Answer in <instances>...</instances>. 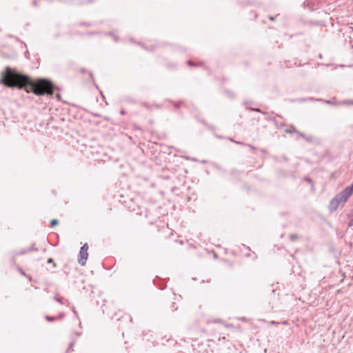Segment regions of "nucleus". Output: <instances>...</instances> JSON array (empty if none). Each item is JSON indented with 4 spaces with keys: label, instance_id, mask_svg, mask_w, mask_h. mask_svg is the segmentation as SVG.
<instances>
[{
    "label": "nucleus",
    "instance_id": "1",
    "mask_svg": "<svg viewBox=\"0 0 353 353\" xmlns=\"http://www.w3.org/2000/svg\"><path fill=\"white\" fill-rule=\"evenodd\" d=\"M0 83L8 88L22 89L27 87V92L43 96L52 94V84L46 79L32 81L29 76L19 73L10 67H6L1 72Z\"/></svg>",
    "mask_w": 353,
    "mask_h": 353
},
{
    "label": "nucleus",
    "instance_id": "2",
    "mask_svg": "<svg viewBox=\"0 0 353 353\" xmlns=\"http://www.w3.org/2000/svg\"><path fill=\"white\" fill-rule=\"evenodd\" d=\"M88 245L87 243H85L80 249L78 261L82 265L85 264L86 260L88 259Z\"/></svg>",
    "mask_w": 353,
    "mask_h": 353
},
{
    "label": "nucleus",
    "instance_id": "3",
    "mask_svg": "<svg viewBox=\"0 0 353 353\" xmlns=\"http://www.w3.org/2000/svg\"><path fill=\"white\" fill-rule=\"evenodd\" d=\"M351 195L345 188L337 194L335 197L341 204H344Z\"/></svg>",
    "mask_w": 353,
    "mask_h": 353
},
{
    "label": "nucleus",
    "instance_id": "4",
    "mask_svg": "<svg viewBox=\"0 0 353 353\" xmlns=\"http://www.w3.org/2000/svg\"><path fill=\"white\" fill-rule=\"evenodd\" d=\"M341 205V203L339 202V201L336 199V197L334 196L330 201V203H329V210L330 212H333L334 211L336 210V209L338 208V207Z\"/></svg>",
    "mask_w": 353,
    "mask_h": 353
},
{
    "label": "nucleus",
    "instance_id": "5",
    "mask_svg": "<svg viewBox=\"0 0 353 353\" xmlns=\"http://www.w3.org/2000/svg\"><path fill=\"white\" fill-rule=\"evenodd\" d=\"M37 250H38V249L37 248H34V244H33L32 246H30L28 249L23 250V251H21V254H25V253H27V252H29L37 251Z\"/></svg>",
    "mask_w": 353,
    "mask_h": 353
},
{
    "label": "nucleus",
    "instance_id": "6",
    "mask_svg": "<svg viewBox=\"0 0 353 353\" xmlns=\"http://www.w3.org/2000/svg\"><path fill=\"white\" fill-rule=\"evenodd\" d=\"M286 133L292 134V133H297L298 130L296 129L294 126H290L289 128L285 130Z\"/></svg>",
    "mask_w": 353,
    "mask_h": 353
},
{
    "label": "nucleus",
    "instance_id": "7",
    "mask_svg": "<svg viewBox=\"0 0 353 353\" xmlns=\"http://www.w3.org/2000/svg\"><path fill=\"white\" fill-rule=\"evenodd\" d=\"M299 239L298 237V235L296 234H292L290 235V239L292 241H296L297 239Z\"/></svg>",
    "mask_w": 353,
    "mask_h": 353
},
{
    "label": "nucleus",
    "instance_id": "8",
    "mask_svg": "<svg viewBox=\"0 0 353 353\" xmlns=\"http://www.w3.org/2000/svg\"><path fill=\"white\" fill-rule=\"evenodd\" d=\"M345 190L351 194L353 193V183L350 186L345 188Z\"/></svg>",
    "mask_w": 353,
    "mask_h": 353
},
{
    "label": "nucleus",
    "instance_id": "9",
    "mask_svg": "<svg viewBox=\"0 0 353 353\" xmlns=\"http://www.w3.org/2000/svg\"><path fill=\"white\" fill-rule=\"evenodd\" d=\"M46 319L48 321H55L56 319H57V317H55V316H46Z\"/></svg>",
    "mask_w": 353,
    "mask_h": 353
},
{
    "label": "nucleus",
    "instance_id": "10",
    "mask_svg": "<svg viewBox=\"0 0 353 353\" xmlns=\"http://www.w3.org/2000/svg\"><path fill=\"white\" fill-rule=\"evenodd\" d=\"M59 221L57 219H52L50 221V226L54 227L58 224Z\"/></svg>",
    "mask_w": 353,
    "mask_h": 353
},
{
    "label": "nucleus",
    "instance_id": "11",
    "mask_svg": "<svg viewBox=\"0 0 353 353\" xmlns=\"http://www.w3.org/2000/svg\"><path fill=\"white\" fill-rule=\"evenodd\" d=\"M48 263H52L53 268H56L57 264L54 263L52 258H49L47 261Z\"/></svg>",
    "mask_w": 353,
    "mask_h": 353
},
{
    "label": "nucleus",
    "instance_id": "12",
    "mask_svg": "<svg viewBox=\"0 0 353 353\" xmlns=\"http://www.w3.org/2000/svg\"><path fill=\"white\" fill-rule=\"evenodd\" d=\"M54 299L55 301H57V302H59V303H61V304H63V301H62V299L59 298L57 296H55L54 297Z\"/></svg>",
    "mask_w": 353,
    "mask_h": 353
},
{
    "label": "nucleus",
    "instance_id": "13",
    "mask_svg": "<svg viewBox=\"0 0 353 353\" xmlns=\"http://www.w3.org/2000/svg\"><path fill=\"white\" fill-rule=\"evenodd\" d=\"M188 65L190 66H195L197 65L195 63H194L192 61L189 60L188 61Z\"/></svg>",
    "mask_w": 353,
    "mask_h": 353
},
{
    "label": "nucleus",
    "instance_id": "14",
    "mask_svg": "<svg viewBox=\"0 0 353 353\" xmlns=\"http://www.w3.org/2000/svg\"><path fill=\"white\" fill-rule=\"evenodd\" d=\"M74 341H72V343H70L69 345V347L67 350V352H69L70 350H72V347L74 346Z\"/></svg>",
    "mask_w": 353,
    "mask_h": 353
},
{
    "label": "nucleus",
    "instance_id": "15",
    "mask_svg": "<svg viewBox=\"0 0 353 353\" xmlns=\"http://www.w3.org/2000/svg\"><path fill=\"white\" fill-rule=\"evenodd\" d=\"M296 134H297L299 137H302V138H303V139H305V136H306V135H305V134H303V133H302V132H299V131H298V132H297Z\"/></svg>",
    "mask_w": 353,
    "mask_h": 353
},
{
    "label": "nucleus",
    "instance_id": "16",
    "mask_svg": "<svg viewBox=\"0 0 353 353\" xmlns=\"http://www.w3.org/2000/svg\"><path fill=\"white\" fill-rule=\"evenodd\" d=\"M304 139H305L308 142H311V141H312L313 138H312V137L305 136V138Z\"/></svg>",
    "mask_w": 353,
    "mask_h": 353
},
{
    "label": "nucleus",
    "instance_id": "17",
    "mask_svg": "<svg viewBox=\"0 0 353 353\" xmlns=\"http://www.w3.org/2000/svg\"><path fill=\"white\" fill-rule=\"evenodd\" d=\"M230 140L233 141V140L232 139H230ZM234 142L237 144H239V145H244V143L243 142L234 141Z\"/></svg>",
    "mask_w": 353,
    "mask_h": 353
},
{
    "label": "nucleus",
    "instance_id": "18",
    "mask_svg": "<svg viewBox=\"0 0 353 353\" xmlns=\"http://www.w3.org/2000/svg\"><path fill=\"white\" fill-rule=\"evenodd\" d=\"M247 145H248V147H250L252 150H256V148H255L254 146L252 145H249V144H248Z\"/></svg>",
    "mask_w": 353,
    "mask_h": 353
},
{
    "label": "nucleus",
    "instance_id": "19",
    "mask_svg": "<svg viewBox=\"0 0 353 353\" xmlns=\"http://www.w3.org/2000/svg\"><path fill=\"white\" fill-rule=\"evenodd\" d=\"M325 101L326 103H328V104H331V103H332L331 101H329V100H327V101Z\"/></svg>",
    "mask_w": 353,
    "mask_h": 353
},
{
    "label": "nucleus",
    "instance_id": "20",
    "mask_svg": "<svg viewBox=\"0 0 353 353\" xmlns=\"http://www.w3.org/2000/svg\"><path fill=\"white\" fill-rule=\"evenodd\" d=\"M253 111H255V112H261V110L259 109H252Z\"/></svg>",
    "mask_w": 353,
    "mask_h": 353
},
{
    "label": "nucleus",
    "instance_id": "21",
    "mask_svg": "<svg viewBox=\"0 0 353 353\" xmlns=\"http://www.w3.org/2000/svg\"><path fill=\"white\" fill-rule=\"evenodd\" d=\"M306 181H308L309 183H311L312 182V179H309V178H307L306 179Z\"/></svg>",
    "mask_w": 353,
    "mask_h": 353
},
{
    "label": "nucleus",
    "instance_id": "22",
    "mask_svg": "<svg viewBox=\"0 0 353 353\" xmlns=\"http://www.w3.org/2000/svg\"><path fill=\"white\" fill-rule=\"evenodd\" d=\"M92 0H85V3H90L92 2Z\"/></svg>",
    "mask_w": 353,
    "mask_h": 353
},
{
    "label": "nucleus",
    "instance_id": "23",
    "mask_svg": "<svg viewBox=\"0 0 353 353\" xmlns=\"http://www.w3.org/2000/svg\"><path fill=\"white\" fill-rule=\"evenodd\" d=\"M269 19H270V20H272V21H273V20L274 19V18L273 17H272V16H270V17H269Z\"/></svg>",
    "mask_w": 353,
    "mask_h": 353
},
{
    "label": "nucleus",
    "instance_id": "24",
    "mask_svg": "<svg viewBox=\"0 0 353 353\" xmlns=\"http://www.w3.org/2000/svg\"><path fill=\"white\" fill-rule=\"evenodd\" d=\"M121 114H125V111H124V110H121Z\"/></svg>",
    "mask_w": 353,
    "mask_h": 353
},
{
    "label": "nucleus",
    "instance_id": "25",
    "mask_svg": "<svg viewBox=\"0 0 353 353\" xmlns=\"http://www.w3.org/2000/svg\"><path fill=\"white\" fill-rule=\"evenodd\" d=\"M34 6H37V2H36V1H34Z\"/></svg>",
    "mask_w": 353,
    "mask_h": 353
},
{
    "label": "nucleus",
    "instance_id": "26",
    "mask_svg": "<svg viewBox=\"0 0 353 353\" xmlns=\"http://www.w3.org/2000/svg\"><path fill=\"white\" fill-rule=\"evenodd\" d=\"M63 315H61L59 319H61L62 318Z\"/></svg>",
    "mask_w": 353,
    "mask_h": 353
},
{
    "label": "nucleus",
    "instance_id": "27",
    "mask_svg": "<svg viewBox=\"0 0 353 353\" xmlns=\"http://www.w3.org/2000/svg\"><path fill=\"white\" fill-rule=\"evenodd\" d=\"M271 323H272V324L276 323V322H275V321H272Z\"/></svg>",
    "mask_w": 353,
    "mask_h": 353
}]
</instances>
